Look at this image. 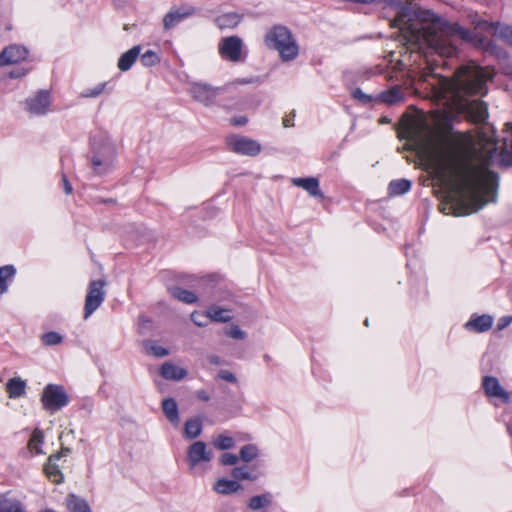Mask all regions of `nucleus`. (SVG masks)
<instances>
[{
  "mask_svg": "<svg viewBox=\"0 0 512 512\" xmlns=\"http://www.w3.org/2000/svg\"><path fill=\"white\" fill-rule=\"evenodd\" d=\"M503 133L501 146H498L493 128L491 134L484 131L478 134V148L474 149V154L481 164H475L467 151L455 145L439 148L432 154L431 161L439 180L456 194L452 201L440 204L442 213L468 215L496 201L498 175L489 169V165L500 150L501 164L512 166V123L505 124Z\"/></svg>",
  "mask_w": 512,
  "mask_h": 512,
  "instance_id": "f257e3e1",
  "label": "nucleus"
},
{
  "mask_svg": "<svg viewBox=\"0 0 512 512\" xmlns=\"http://www.w3.org/2000/svg\"><path fill=\"white\" fill-rule=\"evenodd\" d=\"M410 5H404L392 22V27L401 31L404 45L411 52L425 56L435 52L441 57H452L462 42H472L475 35L455 22H448L432 11H421L415 15Z\"/></svg>",
  "mask_w": 512,
  "mask_h": 512,
  "instance_id": "f03ea898",
  "label": "nucleus"
},
{
  "mask_svg": "<svg viewBox=\"0 0 512 512\" xmlns=\"http://www.w3.org/2000/svg\"><path fill=\"white\" fill-rule=\"evenodd\" d=\"M426 70L424 77L435 78L436 83L432 86L452 110L465 114L468 120L476 124L486 121L487 104L471 97H482L487 94V81L492 79L493 73L474 62L459 66L452 78L436 73L435 66L430 62H427Z\"/></svg>",
  "mask_w": 512,
  "mask_h": 512,
  "instance_id": "7ed1b4c3",
  "label": "nucleus"
},
{
  "mask_svg": "<svg viewBox=\"0 0 512 512\" xmlns=\"http://www.w3.org/2000/svg\"><path fill=\"white\" fill-rule=\"evenodd\" d=\"M265 44L268 48L277 50L285 62L294 60L299 54L298 44L291 31L282 25H276L267 32Z\"/></svg>",
  "mask_w": 512,
  "mask_h": 512,
  "instance_id": "20e7f679",
  "label": "nucleus"
},
{
  "mask_svg": "<svg viewBox=\"0 0 512 512\" xmlns=\"http://www.w3.org/2000/svg\"><path fill=\"white\" fill-rule=\"evenodd\" d=\"M160 278L167 288H180V286H221L226 285L225 278L220 274L185 275L174 271L165 270L160 273Z\"/></svg>",
  "mask_w": 512,
  "mask_h": 512,
  "instance_id": "39448f33",
  "label": "nucleus"
},
{
  "mask_svg": "<svg viewBox=\"0 0 512 512\" xmlns=\"http://www.w3.org/2000/svg\"><path fill=\"white\" fill-rule=\"evenodd\" d=\"M41 402L46 410L53 413L66 406L69 402V398L63 386L48 384L44 388Z\"/></svg>",
  "mask_w": 512,
  "mask_h": 512,
  "instance_id": "423d86ee",
  "label": "nucleus"
},
{
  "mask_svg": "<svg viewBox=\"0 0 512 512\" xmlns=\"http://www.w3.org/2000/svg\"><path fill=\"white\" fill-rule=\"evenodd\" d=\"M227 144L231 151L241 155L253 157L261 152V144L245 136L232 135L227 138Z\"/></svg>",
  "mask_w": 512,
  "mask_h": 512,
  "instance_id": "0eeeda50",
  "label": "nucleus"
},
{
  "mask_svg": "<svg viewBox=\"0 0 512 512\" xmlns=\"http://www.w3.org/2000/svg\"><path fill=\"white\" fill-rule=\"evenodd\" d=\"M472 23L476 29H480L492 36H497L512 45V26L501 22H490L484 19H473Z\"/></svg>",
  "mask_w": 512,
  "mask_h": 512,
  "instance_id": "6e6552de",
  "label": "nucleus"
},
{
  "mask_svg": "<svg viewBox=\"0 0 512 512\" xmlns=\"http://www.w3.org/2000/svg\"><path fill=\"white\" fill-rule=\"evenodd\" d=\"M242 48L243 41L238 36L225 37L218 46L221 57L231 62L241 61Z\"/></svg>",
  "mask_w": 512,
  "mask_h": 512,
  "instance_id": "1a4fd4ad",
  "label": "nucleus"
},
{
  "mask_svg": "<svg viewBox=\"0 0 512 512\" xmlns=\"http://www.w3.org/2000/svg\"><path fill=\"white\" fill-rule=\"evenodd\" d=\"M219 91V87H213L205 83H194L190 88L193 99L205 106H211L214 103Z\"/></svg>",
  "mask_w": 512,
  "mask_h": 512,
  "instance_id": "9d476101",
  "label": "nucleus"
},
{
  "mask_svg": "<svg viewBox=\"0 0 512 512\" xmlns=\"http://www.w3.org/2000/svg\"><path fill=\"white\" fill-rule=\"evenodd\" d=\"M213 457L211 450H207V445L203 441H196L188 447L187 460L190 468H195L201 462H209Z\"/></svg>",
  "mask_w": 512,
  "mask_h": 512,
  "instance_id": "9b49d317",
  "label": "nucleus"
},
{
  "mask_svg": "<svg viewBox=\"0 0 512 512\" xmlns=\"http://www.w3.org/2000/svg\"><path fill=\"white\" fill-rule=\"evenodd\" d=\"M50 104L49 91L41 90L26 100V109L31 114L44 115L48 111Z\"/></svg>",
  "mask_w": 512,
  "mask_h": 512,
  "instance_id": "f8f14e48",
  "label": "nucleus"
},
{
  "mask_svg": "<svg viewBox=\"0 0 512 512\" xmlns=\"http://www.w3.org/2000/svg\"><path fill=\"white\" fill-rule=\"evenodd\" d=\"M482 388L488 397L499 398L506 404L510 402L509 393L501 386L496 377L484 376L482 378Z\"/></svg>",
  "mask_w": 512,
  "mask_h": 512,
  "instance_id": "ddd939ff",
  "label": "nucleus"
},
{
  "mask_svg": "<svg viewBox=\"0 0 512 512\" xmlns=\"http://www.w3.org/2000/svg\"><path fill=\"white\" fill-rule=\"evenodd\" d=\"M28 56L26 47L18 44H11L0 53V66H6L19 63Z\"/></svg>",
  "mask_w": 512,
  "mask_h": 512,
  "instance_id": "4468645a",
  "label": "nucleus"
},
{
  "mask_svg": "<svg viewBox=\"0 0 512 512\" xmlns=\"http://www.w3.org/2000/svg\"><path fill=\"white\" fill-rule=\"evenodd\" d=\"M292 184L302 188L309 193L310 196L323 198V193L319 188V180L315 177L293 178Z\"/></svg>",
  "mask_w": 512,
  "mask_h": 512,
  "instance_id": "2eb2a0df",
  "label": "nucleus"
},
{
  "mask_svg": "<svg viewBox=\"0 0 512 512\" xmlns=\"http://www.w3.org/2000/svg\"><path fill=\"white\" fill-rule=\"evenodd\" d=\"M104 301V290H89L85 298L84 318L87 319Z\"/></svg>",
  "mask_w": 512,
  "mask_h": 512,
  "instance_id": "dca6fc26",
  "label": "nucleus"
},
{
  "mask_svg": "<svg viewBox=\"0 0 512 512\" xmlns=\"http://www.w3.org/2000/svg\"><path fill=\"white\" fill-rule=\"evenodd\" d=\"M141 50L142 47L140 45H136L123 53L118 59V69L122 72L128 71L139 58Z\"/></svg>",
  "mask_w": 512,
  "mask_h": 512,
  "instance_id": "f3484780",
  "label": "nucleus"
},
{
  "mask_svg": "<svg viewBox=\"0 0 512 512\" xmlns=\"http://www.w3.org/2000/svg\"><path fill=\"white\" fill-rule=\"evenodd\" d=\"M60 459V454H52L49 456L47 463L44 466V473L47 478L55 484H60L63 481V474L59 470L56 461Z\"/></svg>",
  "mask_w": 512,
  "mask_h": 512,
  "instance_id": "a211bd4d",
  "label": "nucleus"
},
{
  "mask_svg": "<svg viewBox=\"0 0 512 512\" xmlns=\"http://www.w3.org/2000/svg\"><path fill=\"white\" fill-rule=\"evenodd\" d=\"M160 375L167 380L180 381L187 376V370L171 362H165L160 368Z\"/></svg>",
  "mask_w": 512,
  "mask_h": 512,
  "instance_id": "6ab92c4d",
  "label": "nucleus"
},
{
  "mask_svg": "<svg viewBox=\"0 0 512 512\" xmlns=\"http://www.w3.org/2000/svg\"><path fill=\"white\" fill-rule=\"evenodd\" d=\"M493 324V318L490 315L483 314L481 316H472L471 319L465 324L469 330L481 333L488 331Z\"/></svg>",
  "mask_w": 512,
  "mask_h": 512,
  "instance_id": "aec40b11",
  "label": "nucleus"
},
{
  "mask_svg": "<svg viewBox=\"0 0 512 512\" xmlns=\"http://www.w3.org/2000/svg\"><path fill=\"white\" fill-rule=\"evenodd\" d=\"M213 489L222 495H231L242 490V485L236 480H228L225 478L218 479L213 486Z\"/></svg>",
  "mask_w": 512,
  "mask_h": 512,
  "instance_id": "412c9836",
  "label": "nucleus"
},
{
  "mask_svg": "<svg viewBox=\"0 0 512 512\" xmlns=\"http://www.w3.org/2000/svg\"><path fill=\"white\" fill-rule=\"evenodd\" d=\"M241 21V16L237 13H225L214 19L215 25L220 29L235 28Z\"/></svg>",
  "mask_w": 512,
  "mask_h": 512,
  "instance_id": "4be33fe9",
  "label": "nucleus"
},
{
  "mask_svg": "<svg viewBox=\"0 0 512 512\" xmlns=\"http://www.w3.org/2000/svg\"><path fill=\"white\" fill-rule=\"evenodd\" d=\"M26 383L20 378H11L6 384V391L10 398H20L25 394Z\"/></svg>",
  "mask_w": 512,
  "mask_h": 512,
  "instance_id": "5701e85b",
  "label": "nucleus"
},
{
  "mask_svg": "<svg viewBox=\"0 0 512 512\" xmlns=\"http://www.w3.org/2000/svg\"><path fill=\"white\" fill-rule=\"evenodd\" d=\"M193 13V9L190 11L180 12L179 10H173L168 12L163 19V26L166 30L173 28L176 24L181 22L184 18L190 16Z\"/></svg>",
  "mask_w": 512,
  "mask_h": 512,
  "instance_id": "b1692460",
  "label": "nucleus"
},
{
  "mask_svg": "<svg viewBox=\"0 0 512 512\" xmlns=\"http://www.w3.org/2000/svg\"><path fill=\"white\" fill-rule=\"evenodd\" d=\"M66 505L70 512H92L87 501L74 494L66 498Z\"/></svg>",
  "mask_w": 512,
  "mask_h": 512,
  "instance_id": "393cba45",
  "label": "nucleus"
},
{
  "mask_svg": "<svg viewBox=\"0 0 512 512\" xmlns=\"http://www.w3.org/2000/svg\"><path fill=\"white\" fill-rule=\"evenodd\" d=\"M162 409L167 419L174 424L179 422L178 406L174 399L166 398L162 402Z\"/></svg>",
  "mask_w": 512,
  "mask_h": 512,
  "instance_id": "a878e982",
  "label": "nucleus"
},
{
  "mask_svg": "<svg viewBox=\"0 0 512 512\" xmlns=\"http://www.w3.org/2000/svg\"><path fill=\"white\" fill-rule=\"evenodd\" d=\"M411 189V181L407 179H397L389 183L388 193L390 196L403 195Z\"/></svg>",
  "mask_w": 512,
  "mask_h": 512,
  "instance_id": "bb28decb",
  "label": "nucleus"
},
{
  "mask_svg": "<svg viewBox=\"0 0 512 512\" xmlns=\"http://www.w3.org/2000/svg\"><path fill=\"white\" fill-rule=\"evenodd\" d=\"M202 432V422L199 418H191L185 422L184 434L188 439L197 438Z\"/></svg>",
  "mask_w": 512,
  "mask_h": 512,
  "instance_id": "cd10ccee",
  "label": "nucleus"
},
{
  "mask_svg": "<svg viewBox=\"0 0 512 512\" xmlns=\"http://www.w3.org/2000/svg\"><path fill=\"white\" fill-rule=\"evenodd\" d=\"M209 320L226 323L231 320V315L229 311L218 306H211L207 310Z\"/></svg>",
  "mask_w": 512,
  "mask_h": 512,
  "instance_id": "c85d7f7f",
  "label": "nucleus"
},
{
  "mask_svg": "<svg viewBox=\"0 0 512 512\" xmlns=\"http://www.w3.org/2000/svg\"><path fill=\"white\" fill-rule=\"evenodd\" d=\"M143 349L146 354L159 358L165 357L169 354L166 348L157 345V343L154 340L149 339L143 341Z\"/></svg>",
  "mask_w": 512,
  "mask_h": 512,
  "instance_id": "c756f323",
  "label": "nucleus"
},
{
  "mask_svg": "<svg viewBox=\"0 0 512 512\" xmlns=\"http://www.w3.org/2000/svg\"><path fill=\"white\" fill-rule=\"evenodd\" d=\"M172 296L186 304H193L198 300L197 295L192 290H172Z\"/></svg>",
  "mask_w": 512,
  "mask_h": 512,
  "instance_id": "7c9ffc66",
  "label": "nucleus"
},
{
  "mask_svg": "<svg viewBox=\"0 0 512 512\" xmlns=\"http://www.w3.org/2000/svg\"><path fill=\"white\" fill-rule=\"evenodd\" d=\"M271 503V496L269 494H262L253 496L249 501V508L252 510H259L268 506Z\"/></svg>",
  "mask_w": 512,
  "mask_h": 512,
  "instance_id": "2f4dec72",
  "label": "nucleus"
},
{
  "mask_svg": "<svg viewBox=\"0 0 512 512\" xmlns=\"http://www.w3.org/2000/svg\"><path fill=\"white\" fill-rule=\"evenodd\" d=\"M139 57L141 64L145 67H153L160 62L159 55L153 50H147Z\"/></svg>",
  "mask_w": 512,
  "mask_h": 512,
  "instance_id": "473e14b6",
  "label": "nucleus"
},
{
  "mask_svg": "<svg viewBox=\"0 0 512 512\" xmlns=\"http://www.w3.org/2000/svg\"><path fill=\"white\" fill-rule=\"evenodd\" d=\"M16 269L13 265H5L0 267V288H6L7 281L14 277Z\"/></svg>",
  "mask_w": 512,
  "mask_h": 512,
  "instance_id": "72a5a7b5",
  "label": "nucleus"
},
{
  "mask_svg": "<svg viewBox=\"0 0 512 512\" xmlns=\"http://www.w3.org/2000/svg\"><path fill=\"white\" fill-rule=\"evenodd\" d=\"M0 512H24L18 500L5 499L0 503Z\"/></svg>",
  "mask_w": 512,
  "mask_h": 512,
  "instance_id": "f704fd0d",
  "label": "nucleus"
},
{
  "mask_svg": "<svg viewBox=\"0 0 512 512\" xmlns=\"http://www.w3.org/2000/svg\"><path fill=\"white\" fill-rule=\"evenodd\" d=\"M258 455V449L255 445L248 444L240 449V458L244 462H250Z\"/></svg>",
  "mask_w": 512,
  "mask_h": 512,
  "instance_id": "c9c22d12",
  "label": "nucleus"
},
{
  "mask_svg": "<svg viewBox=\"0 0 512 512\" xmlns=\"http://www.w3.org/2000/svg\"><path fill=\"white\" fill-rule=\"evenodd\" d=\"M214 446L219 450H227L234 446V440L232 437L219 435L213 441Z\"/></svg>",
  "mask_w": 512,
  "mask_h": 512,
  "instance_id": "e433bc0d",
  "label": "nucleus"
},
{
  "mask_svg": "<svg viewBox=\"0 0 512 512\" xmlns=\"http://www.w3.org/2000/svg\"><path fill=\"white\" fill-rule=\"evenodd\" d=\"M224 334L232 339L244 340L247 336L246 332L240 329L238 325H231L224 329Z\"/></svg>",
  "mask_w": 512,
  "mask_h": 512,
  "instance_id": "4c0bfd02",
  "label": "nucleus"
},
{
  "mask_svg": "<svg viewBox=\"0 0 512 512\" xmlns=\"http://www.w3.org/2000/svg\"><path fill=\"white\" fill-rule=\"evenodd\" d=\"M402 99V92L398 88L383 93L382 100L388 104H394Z\"/></svg>",
  "mask_w": 512,
  "mask_h": 512,
  "instance_id": "58836bf2",
  "label": "nucleus"
},
{
  "mask_svg": "<svg viewBox=\"0 0 512 512\" xmlns=\"http://www.w3.org/2000/svg\"><path fill=\"white\" fill-rule=\"evenodd\" d=\"M63 340V337L54 331L47 332L42 335V341L47 346L60 344Z\"/></svg>",
  "mask_w": 512,
  "mask_h": 512,
  "instance_id": "ea45409f",
  "label": "nucleus"
},
{
  "mask_svg": "<svg viewBox=\"0 0 512 512\" xmlns=\"http://www.w3.org/2000/svg\"><path fill=\"white\" fill-rule=\"evenodd\" d=\"M232 477L236 481L240 480H254L255 478L252 477L251 473L245 468V467H235L232 472Z\"/></svg>",
  "mask_w": 512,
  "mask_h": 512,
  "instance_id": "a19ab883",
  "label": "nucleus"
},
{
  "mask_svg": "<svg viewBox=\"0 0 512 512\" xmlns=\"http://www.w3.org/2000/svg\"><path fill=\"white\" fill-rule=\"evenodd\" d=\"M92 165H93L95 172L98 174H101L109 168L110 162L107 160H103L98 156H94L92 158Z\"/></svg>",
  "mask_w": 512,
  "mask_h": 512,
  "instance_id": "79ce46f5",
  "label": "nucleus"
},
{
  "mask_svg": "<svg viewBox=\"0 0 512 512\" xmlns=\"http://www.w3.org/2000/svg\"><path fill=\"white\" fill-rule=\"evenodd\" d=\"M105 87H106V83H99L94 88L86 89L83 92V96L87 97V98H95V97L99 96L104 91Z\"/></svg>",
  "mask_w": 512,
  "mask_h": 512,
  "instance_id": "37998d69",
  "label": "nucleus"
},
{
  "mask_svg": "<svg viewBox=\"0 0 512 512\" xmlns=\"http://www.w3.org/2000/svg\"><path fill=\"white\" fill-rule=\"evenodd\" d=\"M43 434L40 430L36 429L33 434H32V437L30 439V442H29V445L32 446L36 453H41L42 451L37 447V445L41 444L43 442Z\"/></svg>",
  "mask_w": 512,
  "mask_h": 512,
  "instance_id": "c03bdc74",
  "label": "nucleus"
},
{
  "mask_svg": "<svg viewBox=\"0 0 512 512\" xmlns=\"http://www.w3.org/2000/svg\"><path fill=\"white\" fill-rule=\"evenodd\" d=\"M191 320L193 323L199 327H205L208 324L209 318L208 314H201L198 312H193L191 314Z\"/></svg>",
  "mask_w": 512,
  "mask_h": 512,
  "instance_id": "a18cd8bd",
  "label": "nucleus"
},
{
  "mask_svg": "<svg viewBox=\"0 0 512 512\" xmlns=\"http://www.w3.org/2000/svg\"><path fill=\"white\" fill-rule=\"evenodd\" d=\"M239 460V457L235 454H231V453H224L222 454L221 458H220V462L222 465H225V466H232V465H235Z\"/></svg>",
  "mask_w": 512,
  "mask_h": 512,
  "instance_id": "49530a36",
  "label": "nucleus"
},
{
  "mask_svg": "<svg viewBox=\"0 0 512 512\" xmlns=\"http://www.w3.org/2000/svg\"><path fill=\"white\" fill-rule=\"evenodd\" d=\"M218 378H220L221 380L230 382V383H236L237 382L236 376L232 372H230L229 370H220L218 372Z\"/></svg>",
  "mask_w": 512,
  "mask_h": 512,
  "instance_id": "de8ad7c7",
  "label": "nucleus"
},
{
  "mask_svg": "<svg viewBox=\"0 0 512 512\" xmlns=\"http://www.w3.org/2000/svg\"><path fill=\"white\" fill-rule=\"evenodd\" d=\"M512 322V316H504L501 317L498 321L497 328L498 330H503L508 327Z\"/></svg>",
  "mask_w": 512,
  "mask_h": 512,
  "instance_id": "09e8293b",
  "label": "nucleus"
},
{
  "mask_svg": "<svg viewBox=\"0 0 512 512\" xmlns=\"http://www.w3.org/2000/svg\"><path fill=\"white\" fill-rule=\"evenodd\" d=\"M230 122L234 126H244L248 122V119L245 116H238L231 118Z\"/></svg>",
  "mask_w": 512,
  "mask_h": 512,
  "instance_id": "8fccbe9b",
  "label": "nucleus"
},
{
  "mask_svg": "<svg viewBox=\"0 0 512 512\" xmlns=\"http://www.w3.org/2000/svg\"><path fill=\"white\" fill-rule=\"evenodd\" d=\"M62 183H63L64 192L67 195L71 194L73 191V188L65 174H62Z\"/></svg>",
  "mask_w": 512,
  "mask_h": 512,
  "instance_id": "3c124183",
  "label": "nucleus"
},
{
  "mask_svg": "<svg viewBox=\"0 0 512 512\" xmlns=\"http://www.w3.org/2000/svg\"><path fill=\"white\" fill-rule=\"evenodd\" d=\"M27 74V70L23 69V68H17V69H14L12 70L10 73H9V76L11 78H20L24 75Z\"/></svg>",
  "mask_w": 512,
  "mask_h": 512,
  "instance_id": "603ef678",
  "label": "nucleus"
},
{
  "mask_svg": "<svg viewBox=\"0 0 512 512\" xmlns=\"http://www.w3.org/2000/svg\"><path fill=\"white\" fill-rule=\"evenodd\" d=\"M354 97L356 99H359L363 102H368L370 100V97L367 96L363 91H361L360 89H356L353 93Z\"/></svg>",
  "mask_w": 512,
  "mask_h": 512,
  "instance_id": "864d4df0",
  "label": "nucleus"
},
{
  "mask_svg": "<svg viewBox=\"0 0 512 512\" xmlns=\"http://www.w3.org/2000/svg\"><path fill=\"white\" fill-rule=\"evenodd\" d=\"M208 361L210 364H213V365H220L221 364V358L217 355H210L208 356Z\"/></svg>",
  "mask_w": 512,
  "mask_h": 512,
  "instance_id": "5fc2aeb1",
  "label": "nucleus"
},
{
  "mask_svg": "<svg viewBox=\"0 0 512 512\" xmlns=\"http://www.w3.org/2000/svg\"><path fill=\"white\" fill-rule=\"evenodd\" d=\"M105 284L106 283L103 280L92 281L89 285V288H102L103 286H105Z\"/></svg>",
  "mask_w": 512,
  "mask_h": 512,
  "instance_id": "6e6d98bb",
  "label": "nucleus"
},
{
  "mask_svg": "<svg viewBox=\"0 0 512 512\" xmlns=\"http://www.w3.org/2000/svg\"><path fill=\"white\" fill-rule=\"evenodd\" d=\"M293 117H294V114L290 117V116H286L285 118H283V126L284 127H291L293 126Z\"/></svg>",
  "mask_w": 512,
  "mask_h": 512,
  "instance_id": "4d7b16f0",
  "label": "nucleus"
},
{
  "mask_svg": "<svg viewBox=\"0 0 512 512\" xmlns=\"http://www.w3.org/2000/svg\"><path fill=\"white\" fill-rule=\"evenodd\" d=\"M70 453H71L70 448L62 446L60 452H58L57 454H60V458H61L62 456H67Z\"/></svg>",
  "mask_w": 512,
  "mask_h": 512,
  "instance_id": "13d9d810",
  "label": "nucleus"
},
{
  "mask_svg": "<svg viewBox=\"0 0 512 512\" xmlns=\"http://www.w3.org/2000/svg\"><path fill=\"white\" fill-rule=\"evenodd\" d=\"M198 398L203 400V401H207L209 399V397L207 396L205 391L199 392L198 393Z\"/></svg>",
  "mask_w": 512,
  "mask_h": 512,
  "instance_id": "bf43d9fd",
  "label": "nucleus"
},
{
  "mask_svg": "<svg viewBox=\"0 0 512 512\" xmlns=\"http://www.w3.org/2000/svg\"><path fill=\"white\" fill-rule=\"evenodd\" d=\"M506 429H507V433L512 437V425L511 424H507L506 425Z\"/></svg>",
  "mask_w": 512,
  "mask_h": 512,
  "instance_id": "052dcab7",
  "label": "nucleus"
},
{
  "mask_svg": "<svg viewBox=\"0 0 512 512\" xmlns=\"http://www.w3.org/2000/svg\"><path fill=\"white\" fill-rule=\"evenodd\" d=\"M364 325L367 326V327L369 326V320L368 319H365Z\"/></svg>",
  "mask_w": 512,
  "mask_h": 512,
  "instance_id": "680f3d73",
  "label": "nucleus"
},
{
  "mask_svg": "<svg viewBox=\"0 0 512 512\" xmlns=\"http://www.w3.org/2000/svg\"><path fill=\"white\" fill-rule=\"evenodd\" d=\"M143 323L146 322V323H149V320H144V318H141Z\"/></svg>",
  "mask_w": 512,
  "mask_h": 512,
  "instance_id": "e2e57ef3",
  "label": "nucleus"
},
{
  "mask_svg": "<svg viewBox=\"0 0 512 512\" xmlns=\"http://www.w3.org/2000/svg\"><path fill=\"white\" fill-rule=\"evenodd\" d=\"M5 291H6V290H4V289H1V290H0V294H2V293H3V292H5Z\"/></svg>",
  "mask_w": 512,
  "mask_h": 512,
  "instance_id": "0e129e2a",
  "label": "nucleus"
}]
</instances>
